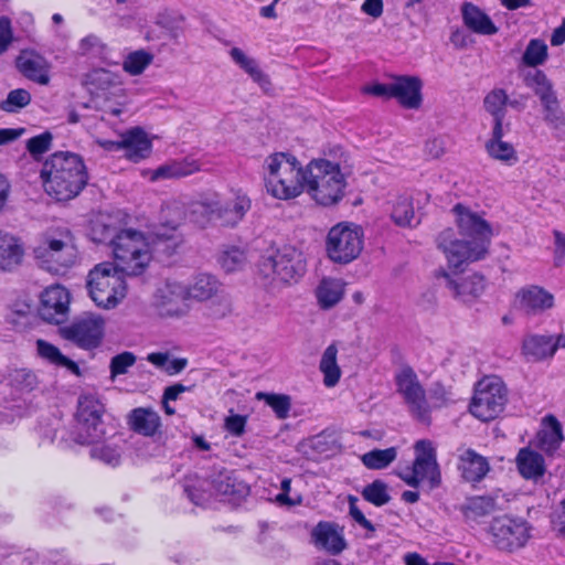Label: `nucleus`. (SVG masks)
Here are the masks:
<instances>
[{
    "instance_id": "680f3d73",
    "label": "nucleus",
    "mask_w": 565,
    "mask_h": 565,
    "mask_svg": "<svg viewBox=\"0 0 565 565\" xmlns=\"http://www.w3.org/2000/svg\"><path fill=\"white\" fill-rule=\"evenodd\" d=\"M356 502V497L349 495V514L360 526L373 533L375 531V526L372 524L370 520L365 518L363 512L358 508Z\"/></svg>"
},
{
    "instance_id": "7ed1b4c3",
    "label": "nucleus",
    "mask_w": 565,
    "mask_h": 565,
    "mask_svg": "<svg viewBox=\"0 0 565 565\" xmlns=\"http://www.w3.org/2000/svg\"><path fill=\"white\" fill-rule=\"evenodd\" d=\"M46 193L57 201H68L77 196L86 186L88 174L78 154L55 152L41 170Z\"/></svg>"
},
{
    "instance_id": "69168bd1",
    "label": "nucleus",
    "mask_w": 565,
    "mask_h": 565,
    "mask_svg": "<svg viewBox=\"0 0 565 565\" xmlns=\"http://www.w3.org/2000/svg\"><path fill=\"white\" fill-rule=\"evenodd\" d=\"M392 82L391 83H375L364 88V92L385 99L392 98L391 96Z\"/></svg>"
},
{
    "instance_id": "ea45409f",
    "label": "nucleus",
    "mask_w": 565,
    "mask_h": 565,
    "mask_svg": "<svg viewBox=\"0 0 565 565\" xmlns=\"http://www.w3.org/2000/svg\"><path fill=\"white\" fill-rule=\"evenodd\" d=\"M525 85L533 89L539 96L541 103L548 102V99L556 96L553 84L547 78L546 74L541 70L529 72L524 78Z\"/></svg>"
},
{
    "instance_id": "aec40b11",
    "label": "nucleus",
    "mask_w": 565,
    "mask_h": 565,
    "mask_svg": "<svg viewBox=\"0 0 565 565\" xmlns=\"http://www.w3.org/2000/svg\"><path fill=\"white\" fill-rule=\"evenodd\" d=\"M17 66L28 79L40 85L50 83L51 64L34 51H23L17 58Z\"/></svg>"
},
{
    "instance_id": "2f4dec72",
    "label": "nucleus",
    "mask_w": 565,
    "mask_h": 565,
    "mask_svg": "<svg viewBox=\"0 0 565 565\" xmlns=\"http://www.w3.org/2000/svg\"><path fill=\"white\" fill-rule=\"evenodd\" d=\"M104 415H97L94 418H88L86 423L88 429H78L75 426L72 438L78 445H89L102 441L107 435L108 425L104 420Z\"/></svg>"
},
{
    "instance_id": "4468645a",
    "label": "nucleus",
    "mask_w": 565,
    "mask_h": 565,
    "mask_svg": "<svg viewBox=\"0 0 565 565\" xmlns=\"http://www.w3.org/2000/svg\"><path fill=\"white\" fill-rule=\"evenodd\" d=\"M70 292L60 285H53L43 290L38 309L43 321L60 324L68 317Z\"/></svg>"
},
{
    "instance_id": "58836bf2",
    "label": "nucleus",
    "mask_w": 565,
    "mask_h": 565,
    "mask_svg": "<svg viewBox=\"0 0 565 565\" xmlns=\"http://www.w3.org/2000/svg\"><path fill=\"white\" fill-rule=\"evenodd\" d=\"M391 218L401 227H413L420 222L415 216L413 201L408 196L397 198L392 209Z\"/></svg>"
},
{
    "instance_id": "b1692460",
    "label": "nucleus",
    "mask_w": 565,
    "mask_h": 565,
    "mask_svg": "<svg viewBox=\"0 0 565 565\" xmlns=\"http://www.w3.org/2000/svg\"><path fill=\"white\" fill-rule=\"evenodd\" d=\"M24 248L21 241L0 231V270L12 271L18 268L23 260Z\"/></svg>"
},
{
    "instance_id": "f3484780",
    "label": "nucleus",
    "mask_w": 565,
    "mask_h": 565,
    "mask_svg": "<svg viewBox=\"0 0 565 565\" xmlns=\"http://www.w3.org/2000/svg\"><path fill=\"white\" fill-rule=\"evenodd\" d=\"M312 543L330 555L341 554L348 546L343 529L334 522L320 521L311 531Z\"/></svg>"
},
{
    "instance_id": "e2e57ef3",
    "label": "nucleus",
    "mask_w": 565,
    "mask_h": 565,
    "mask_svg": "<svg viewBox=\"0 0 565 565\" xmlns=\"http://www.w3.org/2000/svg\"><path fill=\"white\" fill-rule=\"evenodd\" d=\"M12 41L11 22L7 17H0V54L8 50Z\"/></svg>"
},
{
    "instance_id": "2eb2a0df",
    "label": "nucleus",
    "mask_w": 565,
    "mask_h": 565,
    "mask_svg": "<svg viewBox=\"0 0 565 565\" xmlns=\"http://www.w3.org/2000/svg\"><path fill=\"white\" fill-rule=\"evenodd\" d=\"M415 451L416 457L412 466L417 478H420V482L427 480L430 490L438 488L441 483V473L431 443L426 439L416 441Z\"/></svg>"
},
{
    "instance_id": "79ce46f5",
    "label": "nucleus",
    "mask_w": 565,
    "mask_h": 565,
    "mask_svg": "<svg viewBox=\"0 0 565 565\" xmlns=\"http://www.w3.org/2000/svg\"><path fill=\"white\" fill-rule=\"evenodd\" d=\"M397 457V448L373 449L361 456L362 463L371 470H381L388 467Z\"/></svg>"
},
{
    "instance_id": "13d9d810",
    "label": "nucleus",
    "mask_w": 565,
    "mask_h": 565,
    "mask_svg": "<svg viewBox=\"0 0 565 565\" xmlns=\"http://www.w3.org/2000/svg\"><path fill=\"white\" fill-rule=\"evenodd\" d=\"M429 398L431 401V408H441L448 404L455 402L450 390L445 387L441 383L436 382L429 390Z\"/></svg>"
},
{
    "instance_id": "774afa93",
    "label": "nucleus",
    "mask_w": 565,
    "mask_h": 565,
    "mask_svg": "<svg viewBox=\"0 0 565 565\" xmlns=\"http://www.w3.org/2000/svg\"><path fill=\"white\" fill-rule=\"evenodd\" d=\"M450 42L457 49H466L471 44L470 35L463 30H455L450 35Z\"/></svg>"
},
{
    "instance_id": "cd10ccee",
    "label": "nucleus",
    "mask_w": 565,
    "mask_h": 565,
    "mask_svg": "<svg viewBox=\"0 0 565 565\" xmlns=\"http://www.w3.org/2000/svg\"><path fill=\"white\" fill-rule=\"evenodd\" d=\"M230 56L232 61L242 68L248 76L259 85V87L264 90H269L271 87V82L269 76L263 72L259 67L258 62L254 58L245 54L243 50L239 47H233L230 51Z\"/></svg>"
},
{
    "instance_id": "c9c22d12",
    "label": "nucleus",
    "mask_w": 565,
    "mask_h": 565,
    "mask_svg": "<svg viewBox=\"0 0 565 565\" xmlns=\"http://www.w3.org/2000/svg\"><path fill=\"white\" fill-rule=\"evenodd\" d=\"M317 298L321 308L330 309L343 297V285L340 280L324 278L317 288Z\"/></svg>"
},
{
    "instance_id": "20e7f679",
    "label": "nucleus",
    "mask_w": 565,
    "mask_h": 565,
    "mask_svg": "<svg viewBox=\"0 0 565 565\" xmlns=\"http://www.w3.org/2000/svg\"><path fill=\"white\" fill-rule=\"evenodd\" d=\"M307 263L301 250L285 245L267 253L257 264V275L264 286L276 282L290 285L297 282L306 273Z\"/></svg>"
},
{
    "instance_id": "052dcab7",
    "label": "nucleus",
    "mask_w": 565,
    "mask_h": 565,
    "mask_svg": "<svg viewBox=\"0 0 565 565\" xmlns=\"http://www.w3.org/2000/svg\"><path fill=\"white\" fill-rule=\"evenodd\" d=\"M550 522L556 536L565 540V499L552 511Z\"/></svg>"
},
{
    "instance_id": "864d4df0",
    "label": "nucleus",
    "mask_w": 565,
    "mask_h": 565,
    "mask_svg": "<svg viewBox=\"0 0 565 565\" xmlns=\"http://www.w3.org/2000/svg\"><path fill=\"white\" fill-rule=\"evenodd\" d=\"M484 108L493 118L505 117L504 106L508 104V95L503 89H493L483 100Z\"/></svg>"
},
{
    "instance_id": "6e6552de",
    "label": "nucleus",
    "mask_w": 565,
    "mask_h": 565,
    "mask_svg": "<svg viewBox=\"0 0 565 565\" xmlns=\"http://www.w3.org/2000/svg\"><path fill=\"white\" fill-rule=\"evenodd\" d=\"M111 249L115 259L113 264L126 276H139L149 265L148 243L139 231L119 230Z\"/></svg>"
},
{
    "instance_id": "338daca9",
    "label": "nucleus",
    "mask_w": 565,
    "mask_h": 565,
    "mask_svg": "<svg viewBox=\"0 0 565 565\" xmlns=\"http://www.w3.org/2000/svg\"><path fill=\"white\" fill-rule=\"evenodd\" d=\"M361 10L374 19L380 18L383 13V0H365Z\"/></svg>"
},
{
    "instance_id": "3c124183",
    "label": "nucleus",
    "mask_w": 565,
    "mask_h": 565,
    "mask_svg": "<svg viewBox=\"0 0 565 565\" xmlns=\"http://www.w3.org/2000/svg\"><path fill=\"white\" fill-rule=\"evenodd\" d=\"M486 149L489 156L495 160L504 161L509 164L516 162L518 158L513 146L505 141H487Z\"/></svg>"
},
{
    "instance_id": "4d7b16f0",
    "label": "nucleus",
    "mask_w": 565,
    "mask_h": 565,
    "mask_svg": "<svg viewBox=\"0 0 565 565\" xmlns=\"http://www.w3.org/2000/svg\"><path fill=\"white\" fill-rule=\"evenodd\" d=\"M119 234L115 225L97 221L92 228L93 239L97 243L108 244L110 247L115 244Z\"/></svg>"
},
{
    "instance_id": "a878e982",
    "label": "nucleus",
    "mask_w": 565,
    "mask_h": 565,
    "mask_svg": "<svg viewBox=\"0 0 565 565\" xmlns=\"http://www.w3.org/2000/svg\"><path fill=\"white\" fill-rule=\"evenodd\" d=\"M128 424L135 433L153 437L161 427V418L152 408L138 407L130 412Z\"/></svg>"
},
{
    "instance_id": "423d86ee",
    "label": "nucleus",
    "mask_w": 565,
    "mask_h": 565,
    "mask_svg": "<svg viewBox=\"0 0 565 565\" xmlns=\"http://www.w3.org/2000/svg\"><path fill=\"white\" fill-rule=\"evenodd\" d=\"M250 199L244 193H236L227 201L210 200L193 203L190 211L191 220L201 226L209 222H217L222 226H236L250 210Z\"/></svg>"
},
{
    "instance_id": "c03bdc74",
    "label": "nucleus",
    "mask_w": 565,
    "mask_h": 565,
    "mask_svg": "<svg viewBox=\"0 0 565 565\" xmlns=\"http://www.w3.org/2000/svg\"><path fill=\"white\" fill-rule=\"evenodd\" d=\"M361 495L365 501L375 507H383L392 499L388 492V484L381 479H375L366 484L361 491Z\"/></svg>"
},
{
    "instance_id": "09e8293b",
    "label": "nucleus",
    "mask_w": 565,
    "mask_h": 565,
    "mask_svg": "<svg viewBox=\"0 0 565 565\" xmlns=\"http://www.w3.org/2000/svg\"><path fill=\"white\" fill-rule=\"evenodd\" d=\"M108 47L95 34H89L83 38L78 44V53L81 55H90L100 60H106Z\"/></svg>"
},
{
    "instance_id": "bf43d9fd",
    "label": "nucleus",
    "mask_w": 565,
    "mask_h": 565,
    "mask_svg": "<svg viewBox=\"0 0 565 565\" xmlns=\"http://www.w3.org/2000/svg\"><path fill=\"white\" fill-rule=\"evenodd\" d=\"M53 136L50 131L30 138L26 141V149L33 157H38L46 152L52 142Z\"/></svg>"
},
{
    "instance_id": "1a4fd4ad",
    "label": "nucleus",
    "mask_w": 565,
    "mask_h": 565,
    "mask_svg": "<svg viewBox=\"0 0 565 565\" xmlns=\"http://www.w3.org/2000/svg\"><path fill=\"white\" fill-rule=\"evenodd\" d=\"M363 230L354 224L339 223L327 235L326 252L331 262L347 265L356 259L363 249Z\"/></svg>"
},
{
    "instance_id": "f257e3e1",
    "label": "nucleus",
    "mask_w": 565,
    "mask_h": 565,
    "mask_svg": "<svg viewBox=\"0 0 565 565\" xmlns=\"http://www.w3.org/2000/svg\"><path fill=\"white\" fill-rule=\"evenodd\" d=\"M266 189L274 198L288 200L305 190L320 205L340 202L347 185L340 164L327 159H313L303 169L296 157L277 152L266 159Z\"/></svg>"
},
{
    "instance_id": "c85d7f7f",
    "label": "nucleus",
    "mask_w": 565,
    "mask_h": 565,
    "mask_svg": "<svg viewBox=\"0 0 565 565\" xmlns=\"http://www.w3.org/2000/svg\"><path fill=\"white\" fill-rule=\"evenodd\" d=\"M459 469L462 478L468 482H479L488 473L490 467L488 460L472 449H467L460 456Z\"/></svg>"
},
{
    "instance_id": "bb28decb",
    "label": "nucleus",
    "mask_w": 565,
    "mask_h": 565,
    "mask_svg": "<svg viewBox=\"0 0 565 565\" xmlns=\"http://www.w3.org/2000/svg\"><path fill=\"white\" fill-rule=\"evenodd\" d=\"M152 145L146 131L136 127L124 134L122 150L129 160L138 162L151 153Z\"/></svg>"
},
{
    "instance_id": "603ef678",
    "label": "nucleus",
    "mask_w": 565,
    "mask_h": 565,
    "mask_svg": "<svg viewBox=\"0 0 565 565\" xmlns=\"http://www.w3.org/2000/svg\"><path fill=\"white\" fill-rule=\"evenodd\" d=\"M245 262V253L241 248L234 246L223 250V253L218 257V263L221 264L222 268L227 273H232L242 268Z\"/></svg>"
},
{
    "instance_id": "a19ab883",
    "label": "nucleus",
    "mask_w": 565,
    "mask_h": 565,
    "mask_svg": "<svg viewBox=\"0 0 565 565\" xmlns=\"http://www.w3.org/2000/svg\"><path fill=\"white\" fill-rule=\"evenodd\" d=\"M36 345L38 352L42 358L49 360L57 366H64L72 373L79 375L81 372L78 365L67 356L63 355L57 347L44 340H38Z\"/></svg>"
},
{
    "instance_id": "6ab92c4d",
    "label": "nucleus",
    "mask_w": 565,
    "mask_h": 565,
    "mask_svg": "<svg viewBox=\"0 0 565 565\" xmlns=\"http://www.w3.org/2000/svg\"><path fill=\"white\" fill-rule=\"evenodd\" d=\"M422 81L416 76H397L392 81L391 96L407 109L422 106Z\"/></svg>"
},
{
    "instance_id": "4c0bfd02",
    "label": "nucleus",
    "mask_w": 565,
    "mask_h": 565,
    "mask_svg": "<svg viewBox=\"0 0 565 565\" xmlns=\"http://www.w3.org/2000/svg\"><path fill=\"white\" fill-rule=\"evenodd\" d=\"M207 483V477L201 478L194 473L185 476L181 486L186 498L195 505H201L211 495V493L205 489Z\"/></svg>"
},
{
    "instance_id": "7c9ffc66",
    "label": "nucleus",
    "mask_w": 565,
    "mask_h": 565,
    "mask_svg": "<svg viewBox=\"0 0 565 565\" xmlns=\"http://www.w3.org/2000/svg\"><path fill=\"white\" fill-rule=\"evenodd\" d=\"M539 446L544 451L556 450L564 440L562 424L552 414L543 418V428L537 434Z\"/></svg>"
},
{
    "instance_id": "9d476101",
    "label": "nucleus",
    "mask_w": 565,
    "mask_h": 565,
    "mask_svg": "<svg viewBox=\"0 0 565 565\" xmlns=\"http://www.w3.org/2000/svg\"><path fill=\"white\" fill-rule=\"evenodd\" d=\"M532 525L522 518L501 515L489 525L492 545L502 552L513 553L523 548L531 539Z\"/></svg>"
},
{
    "instance_id": "412c9836",
    "label": "nucleus",
    "mask_w": 565,
    "mask_h": 565,
    "mask_svg": "<svg viewBox=\"0 0 565 565\" xmlns=\"http://www.w3.org/2000/svg\"><path fill=\"white\" fill-rule=\"evenodd\" d=\"M443 277L446 279V285L452 292V296L463 302L471 301L479 297L486 287L484 277L479 274H473L467 278H452L450 274L443 271Z\"/></svg>"
},
{
    "instance_id": "c756f323",
    "label": "nucleus",
    "mask_w": 565,
    "mask_h": 565,
    "mask_svg": "<svg viewBox=\"0 0 565 565\" xmlns=\"http://www.w3.org/2000/svg\"><path fill=\"white\" fill-rule=\"evenodd\" d=\"M516 466L521 476L529 480H537L545 473L544 457L530 448H522L519 451Z\"/></svg>"
},
{
    "instance_id": "a18cd8bd",
    "label": "nucleus",
    "mask_w": 565,
    "mask_h": 565,
    "mask_svg": "<svg viewBox=\"0 0 565 565\" xmlns=\"http://www.w3.org/2000/svg\"><path fill=\"white\" fill-rule=\"evenodd\" d=\"M256 399L264 401L270 406L277 418L285 419L289 416L291 408V398L289 395L258 392L256 393Z\"/></svg>"
},
{
    "instance_id": "72a5a7b5",
    "label": "nucleus",
    "mask_w": 565,
    "mask_h": 565,
    "mask_svg": "<svg viewBox=\"0 0 565 565\" xmlns=\"http://www.w3.org/2000/svg\"><path fill=\"white\" fill-rule=\"evenodd\" d=\"M338 348L331 343L322 353L319 370L323 374V384L327 387L335 386L341 377V370L337 362Z\"/></svg>"
},
{
    "instance_id": "dca6fc26",
    "label": "nucleus",
    "mask_w": 565,
    "mask_h": 565,
    "mask_svg": "<svg viewBox=\"0 0 565 565\" xmlns=\"http://www.w3.org/2000/svg\"><path fill=\"white\" fill-rule=\"evenodd\" d=\"M515 303L525 316L535 317L554 307V296L543 287L530 285L516 292Z\"/></svg>"
},
{
    "instance_id": "de8ad7c7",
    "label": "nucleus",
    "mask_w": 565,
    "mask_h": 565,
    "mask_svg": "<svg viewBox=\"0 0 565 565\" xmlns=\"http://www.w3.org/2000/svg\"><path fill=\"white\" fill-rule=\"evenodd\" d=\"M152 60V54L145 50H138L126 56L122 68L130 75H139L151 64Z\"/></svg>"
},
{
    "instance_id": "39448f33",
    "label": "nucleus",
    "mask_w": 565,
    "mask_h": 565,
    "mask_svg": "<svg viewBox=\"0 0 565 565\" xmlns=\"http://www.w3.org/2000/svg\"><path fill=\"white\" fill-rule=\"evenodd\" d=\"M38 265L54 275L64 274L77 258L74 236L68 228L50 234L46 239L34 248Z\"/></svg>"
},
{
    "instance_id": "473e14b6",
    "label": "nucleus",
    "mask_w": 565,
    "mask_h": 565,
    "mask_svg": "<svg viewBox=\"0 0 565 565\" xmlns=\"http://www.w3.org/2000/svg\"><path fill=\"white\" fill-rule=\"evenodd\" d=\"M105 414V406L95 395H82L77 402V411L75 414L76 426L78 429H88V418Z\"/></svg>"
},
{
    "instance_id": "4be33fe9",
    "label": "nucleus",
    "mask_w": 565,
    "mask_h": 565,
    "mask_svg": "<svg viewBox=\"0 0 565 565\" xmlns=\"http://www.w3.org/2000/svg\"><path fill=\"white\" fill-rule=\"evenodd\" d=\"M503 495L499 493L492 495H477L469 498L460 507V511L467 521L478 522L479 519L488 516L497 511H501Z\"/></svg>"
},
{
    "instance_id": "5fc2aeb1",
    "label": "nucleus",
    "mask_w": 565,
    "mask_h": 565,
    "mask_svg": "<svg viewBox=\"0 0 565 565\" xmlns=\"http://www.w3.org/2000/svg\"><path fill=\"white\" fill-rule=\"evenodd\" d=\"M136 361L137 356L130 351H124L114 355L109 363L110 377L114 380L118 375L126 374Z\"/></svg>"
},
{
    "instance_id": "393cba45",
    "label": "nucleus",
    "mask_w": 565,
    "mask_h": 565,
    "mask_svg": "<svg viewBox=\"0 0 565 565\" xmlns=\"http://www.w3.org/2000/svg\"><path fill=\"white\" fill-rule=\"evenodd\" d=\"M557 350V344L552 335L530 334L524 338L522 353L527 361L539 362L552 358Z\"/></svg>"
},
{
    "instance_id": "9b49d317",
    "label": "nucleus",
    "mask_w": 565,
    "mask_h": 565,
    "mask_svg": "<svg viewBox=\"0 0 565 565\" xmlns=\"http://www.w3.org/2000/svg\"><path fill=\"white\" fill-rule=\"evenodd\" d=\"M394 380L396 391L402 395L411 415L420 423L429 424L430 404L414 369L403 365L395 374Z\"/></svg>"
},
{
    "instance_id": "f03ea898",
    "label": "nucleus",
    "mask_w": 565,
    "mask_h": 565,
    "mask_svg": "<svg viewBox=\"0 0 565 565\" xmlns=\"http://www.w3.org/2000/svg\"><path fill=\"white\" fill-rule=\"evenodd\" d=\"M452 212L457 215L461 238L456 237L452 228H446L438 235L437 246L445 254L449 267L460 269L465 264L486 257L492 230L486 220L460 203L454 206Z\"/></svg>"
},
{
    "instance_id": "0e129e2a",
    "label": "nucleus",
    "mask_w": 565,
    "mask_h": 565,
    "mask_svg": "<svg viewBox=\"0 0 565 565\" xmlns=\"http://www.w3.org/2000/svg\"><path fill=\"white\" fill-rule=\"evenodd\" d=\"M246 417L242 415H233L225 419V428L233 436H242L245 431Z\"/></svg>"
},
{
    "instance_id": "a211bd4d",
    "label": "nucleus",
    "mask_w": 565,
    "mask_h": 565,
    "mask_svg": "<svg viewBox=\"0 0 565 565\" xmlns=\"http://www.w3.org/2000/svg\"><path fill=\"white\" fill-rule=\"evenodd\" d=\"M207 479L215 495L226 497L230 500H239L249 493V487L245 482L238 481L232 471L223 467L213 468Z\"/></svg>"
},
{
    "instance_id": "6e6d98bb",
    "label": "nucleus",
    "mask_w": 565,
    "mask_h": 565,
    "mask_svg": "<svg viewBox=\"0 0 565 565\" xmlns=\"http://www.w3.org/2000/svg\"><path fill=\"white\" fill-rule=\"evenodd\" d=\"M544 109V120L547 125L554 129H559L565 126V119L563 111L559 108L557 97L548 99V102L542 103Z\"/></svg>"
},
{
    "instance_id": "37998d69",
    "label": "nucleus",
    "mask_w": 565,
    "mask_h": 565,
    "mask_svg": "<svg viewBox=\"0 0 565 565\" xmlns=\"http://www.w3.org/2000/svg\"><path fill=\"white\" fill-rule=\"evenodd\" d=\"M90 445V458L99 460L104 465H107L113 468L118 467L120 465L121 450L118 446L102 441Z\"/></svg>"
},
{
    "instance_id": "e433bc0d",
    "label": "nucleus",
    "mask_w": 565,
    "mask_h": 565,
    "mask_svg": "<svg viewBox=\"0 0 565 565\" xmlns=\"http://www.w3.org/2000/svg\"><path fill=\"white\" fill-rule=\"evenodd\" d=\"M199 170L200 166L196 161H173L157 168L151 175V180L182 178Z\"/></svg>"
},
{
    "instance_id": "0eeeda50",
    "label": "nucleus",
    "mask_w": 565,
    "mask_h": 565,
    "mask_svg": "<svg viewBox=\"0 0 565 565\" xmlns=\"http://www.w3.org/2000/svg\"><path fill=\"white\" fill-rule=\"evenodd\" d=\"M124 275L125 273L109 262L100 263L89 271L87 289L96 306L104 309L117 306L126 292Z\"/></svg>"
},
{
    "instance_id": "5701e85b",
    "label": "nucleus",
    "mask_w": 565,
    "mask_h": 565,
    "mask_svg": "<svg viewBox=\"0 0 565 565\" xmlns=\"http://www.w3.org/2000/svg\"><path fill=\"white\" fill-rule=\"evenodd\" d=\"M461 15L463 24L476 34L493 35L499 31L491 18L471 2H463Z\"/></svg>"
},
{
    "instance_id": "49530a36",
    "label": "nucleus",
    "mask_w": 565,
    "mask_h": 565,
    "mask_svg": "<svg viewBox=\"0 0 565 565\" xmlns=\"http://www.w3.org/2000/svg\"><path fill=\"white\" fill-rule=\"evenodd\" d=\"M547 45L541 39L530 40L523 56L522 62L530 67L542 65L547 60Z\"/></svg>"
},
{
    "instance_id": "f704fd0d",
    "label": "nucleus",
    "mask_w": 565,
    "mask_h": 565,
    "mask_svg": "<svg viewBox=\"0 0 565 565\" xmlns=\"http://www.w3.org/2000/svg\"><path fill=\"white\" fill-rule=\"evenodd\" d=\"M218 289L217 279L209 274H200L186 287V297L198 301H204L212 298Z\"/></svg>"
},
{
    "instance_id": "ddd939ff",
    "label": "nucleus",
    "mask_w": 565,
    "mask_h": 565,
    "mask_svg": "<svg viewBox=\"0 0 565 565\" xmlns=\"http://www.w3.org/2000/svg\"><path fill=\"white\" fill-rule=\"evenodd\" d=\"M64 339L84 350H93L102 344L105 333V320L94 313H84L70 326L61 329Z\"/></svg>"
},
{
    "instance_id": "8fccbe9b",
    "label": "nucleus",
    "mask_w": 565,
    "mask_h": 565,
    "mask_svg": "<svg viewBox=\"0 0 565 565\" xmlns=\"http://www.w3.org/2000/svg\"><path fill=\"white\" fill-rule=\"evenodd\" d=\"M31 103V94L23 88L10 90L7 98L0 103V109L6 113H17Z\"/></svg>"
},
{
    "instance_id": "f8f14e48",
    "label": "nucleus",
    "mask_w": 565,
    "mask_h": 565,
    "mask_svg": "<svg viewBox=\"0 0 565 565\" xmlns=\"http://www.w3.org/2000/svg\"><path fill=\"white\" fill-rule=\"evenodd\" d=\"M507 388L497 377L478 382L470 403V413L482 422L495 418L507 403Z\"/></svg>"
}]
</instances>
